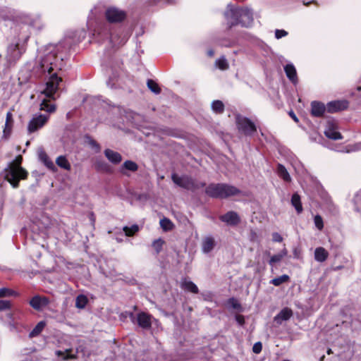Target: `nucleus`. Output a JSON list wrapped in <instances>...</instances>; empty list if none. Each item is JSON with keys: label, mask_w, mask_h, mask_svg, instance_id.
I'll return each instance as SVG.
<instances>
[{"label": "nucleus", "mask_w": 361, "mask_h": 361, "mask_svg": "<svg viewBox=\"0 0 361 361\" xmlns=\"http://www.w3.org/2000/svg\"><path fill=\"white\" fill-rule=\"evenodd\" d=\"M216 242L214 238L211 236L205 237L202 240V250L204 253L210 252L215 247Z\"/></svg>", "instance_id": "20"}, {"label": "nucleus", "mask_w": 361, "mask_h": 361, "mask_svg": "<svg viewBox=\"0 0 361 361\" xmlns=\"http://www.w3.org/2000/svg\"><path fill=\"white\" fill-rule=\"evenodd\" d=\"M262 345L261 342L255 343L252 347V351L256 354L259 353L262 351Z\"/></svg>", "instance_id": "44"}, {"label": "nucleus", "mask_w": 361, "mask_h": 361, "mask_svg": "<svg viewBox=\"0 0 361 361\" xmlns=\"http://www.w3.org/2000/svg\"><path fill=\"white\" fill-rule=\"evenodd\" d=\"M13 294H14V291L10 290L8 288H2L0 289V298L11 296V295H13Z\"/></svg>", "instance_id": "40"}, {"label": "nucleus", "mask_w": 361, "mask_h": 361, "mask_svg": "<svg viewBox=\"0 0 361 361\" xmlns=\"http://www.w3.org/2000/svg\"><path fill=\"white\" fill-rule=\"evenodd\" d=\"M123 230L125 232L126 235L132 236L136 232L138 231L139 227L137 225L134 224V225H132L131 226H124Z\"/></svg>", "instance_id": "36"}, {"label": "nucleus", "mask_w": 361, "mask_h": 361, "mask_svg": "<svg viewBox=\"0 0 361 361\" xmlns=\"http://www.w3.org/2000/svg\"><path fill=\"white\" fill-rule=\"evenodd\" d=\"M220 220L230 226H236L240 222V217L235 212H228L219 217Z\"/></svg>", "instance_id": "14"}, {"label": "nucleus", "mask_w": 361, "mask_h": 361, "mask_svg": "<svg viewBox=\"0 0 361 361\" xmlns=\"http://www.w3.org/2000/svg\"><path fill=\"white\" fill-rule=\"evenodd\" d=\"M207 54L209 56H213L214 54V52L213 50L210 49L207 51Z\"/></svg>", "instance_id": "54"}, {"label": "nucleus", "mask_w": 361, "mask_h": 361, "mask_svg": "<svg viewBox=\"0 0 361 361\" xmlns=\"http://www.w3.org/2000/svg\"><path fill=\"white\" fill-rule=\"evenodd\" d=\"M205 193L212 197L221 199V183H211L205 189Z\"/></svg>", "instance_id": "15"}, {"label": "nucleus", "mask_w": 361, "mask_h": 361, "mask_svg": "<svg viewBox=\"0 0 361 361\" xmlns=\"http://www.w3.org/2000/svg\"><path fill=\"white\" fill-rule=\"evenodd\" d=\"M288 280H289V276L286 274H283L281 276L274 278L272 280H271L270 283L275 286H279L281 285L282 283L287 282Z\"/></svg>", "instance_id": "33"}, {"label": "nucleus", "mask_w": 361, "mask_h": 361, "mask_svg": "<svg viewBox=\"0 0 361 361\" xmlns=\"http://www.w3.org/2000/svg\"><path fill=\"white\" fill-rule=\"evenodd\" d=\"M130 318L133 322L136 320L138 326L142 329H149L152 326V317L146 312H140L136 317L133 313H130Z\"/></svg>", "instance_id": "10"}, {"label": "nucleus", "mask_w": 361, "mask_h": 361, "mask_svg": "<svg viewBox=\"0 0 361 361\" xmlns=\"http://www.w3.org/2000/svg\"><path fill=\"white\" fill-rule=\"evenodd\" d=\"M215 66L222 71L227 70L229 68L228 63L224 56H221L219 59L216 60Z\"/></svg>", "instance_id": "32"}, {"label": "nucleus", "mask_w": 361, "mask_h": 361, "mask_svg": "<svg viewBox=\"0 0 361 361\" xmlns=\"http://www.w3.org/2000/svg\"><path fill=\"white\" fill-rule=\"evenodd\" d=\"M104 154L109 161L115 164L120 163L122 160V157L118 152L109 149L104 151Z\"/></svg>", "instance_id": "21"}, {"label": "nucleus", "mask_w": 361, "mask_h": 361, "mask_svg": "<svg viewBox=\"0 0 361 361\" xmlns=\"http://www.w3.org/2000/svg\"><path fill=\"white\" fill-rule=\"evenodd\" d=\"M90 144L92 147H95L98 149H99V145L95 140H90Z\"/></svg>", "instance_id": "50"}, {"label": "nucleus", "mask_w": 361, "mask_h": 361, "mask_svg": "<svg viewBox=\"0 0 361 361\" xmlns=\"http://www.w3.org/2000/svg\"><path fill=\"white\" fill-rule=\"evenodd\" d=\"M228 302L234 309H238L240 307V305L235 298H230Z\"/></svg>", "instance_id": "45"}, {"label": "nucleus", "mask_w": 361, "mask_h": 361, "mask_svg": "<svg viewBox=\"0 0 361 361\" xmlns=\"http://www.w3.org/2000/svg\"><path fill=\"white\" fill-rule=\"evenodd\" d=\"M331 353V349H329V350H327V353H328V354H330Z\"/></svg>", "instance_id": "56"}, {"label": "nucleus", "mask_w": 361, "mask_h": 361, "mask_svg": "<svg viewBox=\"0 0 361 361\" xmlns=\"http://www.w3.org/2000/svg\"><path fill=\"white\" fill-rule=\"evenodd\" d=\"M181 287L192 293H197L199 291L197 286L191 281H183L181 283Z\"/></svg>", "instance_id": "27"}, {"label": "nucleus", "mask_w": 361, "mask_h": 361, "mask_svg": "<svg viewBox=\"0 0 361 361\" xmlns=\"http://www.w3.org/2000/svg\"><path fill=\"white\" fill-rule=\"evenodd\" d=\"M39 158L47 168L50 169H54L55 168L53 161L49 158L44 152H42L39 154Z\"/></svg>", "instance_id": "30"}, {"label": "nucleus", "mask_w": 361, "mask_h": 361, "mask_svg": "<svg viewBox=\"0 0 361 361\" xmlns=\"http://www.w3.org/2000/svg\"><path fill=\"white\" fill-rule=\"evenodd\" d=\"M6 122V123H12L13 122L12 114L11 112L7 113Z\"/></svg>", "instance_id": "49"}, {"label": "nucleus", "mask_w": 361, "mask_h": 361, "mask_svg": "<svg viewBox=\"0 0 361 361\" xmlns=\"http://www.w3.org/2000/svg\"><path fill=\"white\" fill-rule=\"evenodd\" d=\"M290 116H291V118L295 121H298V118L296 117V116L295 115V114L293 112V111H290Z\"/></svg>", "instance_id": "53"}, {"label": "nucleus", "mask_w": 361, "mask_h": 361, "mask_svg": "<svg viewBox=\"0 0 361 361\" xmlns=\"http://www.w3.org/2000/svg\"><path fill=\"white\" fill-rule=\"evenodd\" d=\"M22 52L18 47V43H14L8 45L6 57L8 62L11 63L18 60Z\"/></svg>", "instance_id": "11"}, {"label": "nucleus", "mask_w": 361, "mask_h": 361, "mask_svg": "<svg viewBox=\"0 0 361 361\" xmlns=\"http://www.w3.org/2000/svg\"><path fill=\"white\" fill-rule=\"evenodd\" d=\"M138 169L137 164L133 161H126L122 166V169H121V172L124 174L127 175V173L125 171V170H128L132 172H135Z\"/></svg>", "instance_id": "23"}, {"label": "nucleus", "mask_w": 361, "mask_h": 361, "mask_svg": "<svg viewBox=\"0 0 361 361\" xmlns=\"http://www.w3.org/2000/svg\"><path fill=\"white\" fill-rule=\"evenodd\" d=\"M324 358V356H322L321 358V361H322Z\"/></svg>", "instance_id": "57"}, {"label": "nucleus", "mask_w": 361, "mask_h": 361, "mask_svg": "<svg viewBox=\"0 0 361 361\" xmlns=\"http://www.w3.org/2000/svg\"><path fill=\"white\" fill-rule=\"evenodd\" d=\"M327 111L326 106L322 102L314 101L311 103V114L316 117H321Z\"/></svg>", "instance_id": "18"}, {"label": "nucleus", "mask_w": 361, "mask_h": 361, "mask_svg": "<svg viewBox=\"0 0 361 361\" xmlns=\"http://www.w3.org/2000/svg\"><path fill=\"white\" fill-rule=\"evenodd\" d=\"M105 17L109 23L122 22L126 17V13L115 6H109L105 11Z\"/></svg>", "instance_id": "7"}, {"label": "nucleus", "mask_w": 361, "mask_h": 361, "mask_svg": "<svg viewBox=\"0 0 361 361\" xmlns=\"http://www.w3.org/2000/svg\"><path fill=\"white\" fill-rule=\"evenodd\" d=\"M277 173L279 176L286 182H290L291 180L290 176L285 166L281 164L277 166Z\"/></svg>", "instance_id": "24"}, {"label": "nucleus", "mask_w": 361, "mask_h": 361, "mask_svg": "<svg viewBox=\"0 0 361 361\" xmlns=\"http://www.w3.org/2000/svg\"><path fill=\"white\" fill-rule=\"evenodd\" d=\"M359 145H360V147L359 149H361V143H360V144H359Z\"/></svg>", "instance_id": "58"}, {"label": "nucleus", "mask_w": 361, "mask_h": 361, "mask_svg": "<svg viewBox=\"0 0 361 361\" xmlns=\"http://www.w3.org/2000/svg\"><path fill=\"white\" fill-rule=\"evenodd\" d=\"M284 71L287 78L293 84H297L298 82L296 68L293 63H288L284 66Z\"/></svg>", "instance_id": "19"}, {"label": "nucleus", "mask_w": 361, "mask_h": 361, "mask_svg": "<svg viewBox=\"0 0 361 361\" xmlns=\"http://www.w3.org/2000/svg\"><path fill=\"white\" fill-rule=\"evenodd\" d=\"M171 179L178 186L191 192H195L197 190L204 188L206 185L205 183L198 181L188 175L179 176L176 173H173L171 175Z\"/></svg>", "instance_id": "5"}, {"label": "nucleus", "mask_w": 361, "mask_h": 361, "mask_svg": "<svg viewBox=\"0 0 361 361\" xmlns=\"http://www.w3.org/2000/svg\"><path fill=\"white\" fill-rule=\"evenodd\" d=\"M87 298L84 295H79L75 299V307L78 309H83L87 303Z\"/></svg>", "instance_id": "31"}, {"label": "nucleus", "mask_w": 361, "mask_h": 361, "mask_svg": "<svg viewBox=\"0 0 361 361\" xmlns=\"http://www.w3.org/2000/svg\"><path fill=\"white\" fill-rule=\"evenodd\" d=\"M46 324L44 322L41 321L39 322L35 327L30 332L29 337L30 338H34L38 336L44 329Z\"/></svg>", "instance_id": "29"}, {"label": "nucleus", "mask_w": 361, "mask_h": 361, "mask_svg": "<svg viewBox=\"0 0 361 361\" xmlns=\"http://www.w3.org/2000/svg\"><path fill=\"white\" fill-rule=\"evenodd\" d=\"M56 164L61 169L70 171L71 166L65 156H59L56 159Z\"/></svg>", "instance_id": "26"}, {"label": "nucleus", "mask_w": 361, "mask_h": 361, "mask_svg": "<svg viewBox=\"0 0 361 361\" xmlns=\"http://www.w3.org/2000/svg\"><path fill=\"white\" fill-rule=\"evenodd\" d=\"M112 79L110 78L109 80L106 82L107 86H109L111 88L115 87V83L111 82Z\"/></svg>", "instance_id": "51"}, {"label": "nucleus", "mask_w": 361, "mask_h": 361, "mask_svg": "<svg viewBox=\"0 0 361 361\" xmlns=\"http://www.w3.org/2000/svg\"><path fill=\"white\" fill-rule=\"evenodd\" d=\"M281 259V255H279V254H276L273 255L270 258L269 263L271 266H274L275 263L279 262Z\"/></svg>", "instance_id": "42"}, {"label": "nucleus", "mask_w": 361, "mask_h": 361, "mask_svg": "<svg viewBox=\"0 0 361 361\" xmlns=\"http://www.w3.org/2000/svg\"><path fill=\"white\" fill-rule=\"evenodd\" d=\"M163 243L164 241L160 238L154 240L152 246L156 250L157 253H159L161 251Z\"/></svg>", "instance_id": "39"}, {"label": "nucleus", "mask_w": 361, "mask_h": 361, "mask_svg": "<svg viewBox=\"0 0 361 361\" xmlns=\"http://www.w3.org/2000/svg\"><path fill=\"white\" fill-rule=\"evenodd\" d=\"M272 240L274 242H281L283 240L282 236L279 233H273L272 234Z\"/></svg>", "instance_id": "46"}, {"label": "nucleus", "mask_w": 361, "mask_h": 361, "mask_svg": "<svg viewBox=\"0 0 361 361\" xmlns=\"http://www.w3.org/2000/svg\"><path fill=\"white\" fill-rule=\"evenodd\" d=\"M71 352H72V350L68 349L64 352L58 350V351H56V353L58 356H63V360H70V359L76 358V355L71 353Z\"/></svg>", "instance_id": "34"}, {"label": "nucleus", "mask_w": 361, "mask_h": 361, "mask_svg": "<svg viewBox=\"0 0 361 361\" xmlns=\"http://www.w3.org/2000/svg\"><path fill=\"white\" fill-rule=\"evenodd\" d=\"M49 302V300L47 298L35 295L30 300L29 304L33 309L41 310L45 307Z\"/></svg>", "instance_id": "12"}, {"label": "nucleus", "mask_w": 361, "mask_h": 361, "mask_svg": "<svg viewBox=\"0 0 361 361\" xmlns=\"http://www.w3.org/2000/svg\"><path fill=\"white\" fill-rule=\"evenodd\" d=\"M212 111L218 114H223L224 111V104L220 100H214L211 105Z\"/></svg>", "instance_id": "28"}, {"label": "nucleus", "mask_w": 361, "mask_h": 361, "mask_svg": "<svg viewBox=\"0 0 361 361\" xmlns=\"http://www.w3.org/2000/svg\"><path fill=\"white\" fill-rule=\"evenodd\" d=\"M224 17L229 29L238 24L243 27H250L253 23L252 11L247 8L235 7L228 4L224 12Z\"/></svg>", "instance_id": "2"}, {"label": "nucleus", "mask_w": 361, "mask_h": 361, "mask_svg": "<svg viewBox=\"0 0 361 361\" xmlns=\"http://www.w3.org/2000/svg\"><path fill=\"white\" fill-rule=\"evenodd\" d=\"M329 257V252L322 247L314 250V259L318 262H325Z\"/></svg>", "instance_id": "22"}, {"label": "nucleus", "mask_w": 361, "mask_h": 361, "mask_svg": "<svg viewBox=\"0 0 361 361\" xmlns=\"http://www.w3.org/2000/svg\"><path fill=\"white\" fill-rule=\"evenodd\" d=\"M324 133L329 139L334 140L343 139V136L338 131L337 123L334 119L327 120Z\"/></svg>", "instance_id": "9"}, {"label": "nucleus", "mask_w": 361, "mask_h": 361, "mask_svg": "<svg viewBox=\"0 0 361 361\" xmlns=\"http://www.w3.org/2000/svg\"><path fill=\"white\" fill-rule=\"evenodd\" d=\"M11 307L10 302L8 300H0V311L9 309Z\"/></svg>", "instance_id": "43"}, {"label": "nucleus", "mask_w": 361, "mask_h": 361, "mask_svg": "<svg viewBox=\"0 0 361 361\" xmlns=\"http://www.w3.org/2000/svg\"><path fill=\"white\" fill-rule=\"evenodd\" d=\"M293 316V311L285 307L282 309L274 318V322L277 325H281L283 322L288 321Z\"/></svg>", "instance_id": "16"}, {"label": "nucleus", "mask_w": 361, "mask_h": 361, "mask_svg": "<svg viewBox=\"0 0 361 361\" xmlns=\"http://www.w3.org/2000/svg\"><path fill=\"white\" fill-rule=\"evenodd\" d=\"M69 43L67 44L66 42H61L56 46L50 45L47 53L42 58L35 68L36 72L44 75L45 78L49 76V80L46 82V87L41 92L42 94L45 96L40 104L39 109L41 111L48 113H53L56 111V105L51 102V100H55L57 98L56 94L62 79L57 76L56 72L52 73V71L61 69V63L63 57L60 56L61 61H59L57 52L61 49H67Z\"/></svg>", "instance_id": "1"}, {"label": "nucleus", "mask_w": 361, "mask_h": 361, "mask_svg": "<svg viewBox=\"0 0 361 361\" xmlns=\"http://www.w3.org/2000/svg\"><path fill=\"white\" fill-rule=\"evenodd\" d=\"M90 220H91V221L92 223L94 221V214H90Z\"/></svg>", "instance_id": "55"}, {"label": "nucleus", "mask_w": 361, "mask_h": 361, "mask_svg": "<svg viewBox=\"0 0 361 361\" xmlns=\"http://www.w3.org/2000/svg\"><path fill=\"white\" fill-rule=\"evenodd\" d=\"M288 35V32H286V30H279V29H276L275 30V37L277 39H279L283 37H286Z\"/></svg>", "instance_id": "41"}, {"label": "nucleus", "mask_w": 361, "mask_h": 361, "mask_svg": "<svg viewBox=\"0 0 361 361\" xmlns=\"http://www.w3.org/2000/svg\"><path fill=\"white\" fill-rule=\"evenodd\" d=\"M348 102L346 101H333L326 105V110L329 113H335L347 109Z\"/></svg>", "instance_id": "17"}, {"label": "nucleus", "mask_w": 361, "mask_h": 361, "mask_svg": "<svg viewBox=\"0 0 361 361\" xmlns=\"http://www.w3.org/2000/svg\"><path fill=\"white\" fill-rule=\"evenodd\" d=\"M240 190L233 185L221 183V199H226L231 196H235L240 193Z\"/></svg>", "instance_id": "13"}, {"label": "nucleus", "mask_w": 361, "mask_h": 361, "mask_svg": "<svg viewBox=\"0 0 361 361\" xmlns=\"http://www.w3.org/2000/svg\"><path fill=\"white\" fill-rule=\"evenodd\" d=\"M147 85L148 88L154 94H157L160 93L161 89L159 88L158 84L153 80H147Z\"/></svg>", "instance_id": "35"}, {"label": "nucleus", "mask_w": 361, "mask_h": 361, "mask_svg": "<svg viewBox=\"0 0 361 361\" xmlns=\"http://www.w3.org/2000/svg\"><path fill=\"white\" fill-rule=\"evenodd\" d=\"M314 222L315 226L317 228L318 230L321 231L323 229L324 223H323V219L320 215L317 214L314 216Z\"/></svg>", "instance_id": "38"}, {"label": "nucleus", "mask_w": 361, "mask_h": 361, "mask_svg": "<svg viewBox=\"0 0 361 361\" xmlns=\"http://www.w3.org/2000/svg\"><path fill=\"white\" fill-rule=\"evenodd\" d=\"M235 320L240 325H243L245 323V319L243 315L238 314L235 316Z\"/></svg>", "instance_id": "47"}, {"label": "nucleus", "mask_w": 361, "mask_h": 361, "mask_svg": "<svg viewBox=\"0 0 361 361\" xmlns=\"http://www.w3.org/2000/svg\"><path fill=\"white\" fill-rule=\"evenodd\" d=\"M279 255H281V258L283 259L285 256L287 255V250L286 249H283L280 253H279Z\"/></svg>", "instance_id": "52"}, {"label": "nucleus", "mask_w": 361, "mask_h": 361, "mask_svg": "<svg viewBox=\"0 0 361 361\" xmlns=\"http://www.w3.org/2000/svg\"><path fill=\"white\" fill-rule=\"evenodd\" d=\"M291 204L295 207L296 212L300 214L302 212V206L300 197L298 193H294L291 197Z\"/></svg>", "instance_id": "25"}, {"label": "nucleus", "mask_w": 361, "mask_h": 361, "mask_svg": "<svg viewBox=\"0 0 361 361\" xmlns=\"http://www.w3.org/2000/svg\"><path fill=\"white\" fill-rule=\"evenodd\" d=\"M160 226L164 231H169L173 227L172 222L167 218H164L160 220Z\"/></svg>", "instance_id": "37"}, {"label": "nucleus", "mask_w": 361, "mask_h": 361, "mask_svg": "<svg viewBox=\"0 0 361 361\" xmlns=\"http://www.w3.org/2000/svg\"><path fill=\"white\" fill-rule=\"evenodd\" d=\"M236 125L238 130L247 136H252L257 131L255 123L249 118L238 115Z\"/></svg>", "instance_id": "6"}, {"label": "nucleus", "mask_w": 361, "mask_h": 361, "mask_svg": "<svg viewBox=\"0 0 361 361\" xmlns=\"http://www.w3.org/2000/svg\"><path fill=\"white\" fill-rule=\"evenodd\" d=\"M49 116L46 114H36L30 121L27 126V130L30 133H34L42 128L48 121Z\"/></svg>", "instance_id": "8"}, {"label": "nucleus", "mask_w": 361, "mask_h": 361, "mask_svg": "<svg viewBox=\"0 0 361 361\" xmlns=\"http://www.w3.org/2000/svg\"><path fill=\"white\" fill-rule=\"evenodd\" d=\"M11 123H5V128L4 130V135L8 133L11 131Z\"/></svg>", "instance_id": "48"}, {"label": "nucleus", "mask_w": 361, "mask_h": 361, "mask_svg": "<svg viewBox=\"0 0 361 361\" xmlns=\"http://www.w3.org/2000/svg\"><path fill=\"white\" fill-rule=\"evenodd\" d=\"M93 35L99 43L105 39H108L113 47L123 45L129 37L127 32L122 33L121 36H118L117 34H112L110 32V25L108 23H104L102 26L98 27Z\"/></svg>", "instance_id": "3"}, {"label": "nucleus", "mask_w": 361, "mask_h": 361, "mask_svg": "<svg viewBox=\"0 0 361 361\" xmlns=\"http://www.w3.org/2000/svg\"><path fill=\"white\" fill-rule=\"evenodd\" d=\"M22 160V157L18 156L4 169L5 179L15 188L18 187L20 180L25 179L27 176V172L20 166Z\"/></svg>", "instance_id": "4"}]
</instances>
